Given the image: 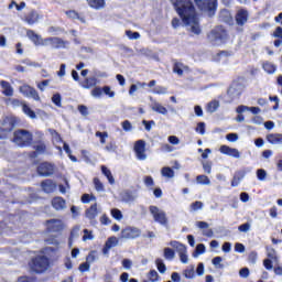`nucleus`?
Listing matches in <instances>:
<instances>
[{
  "label": "nucleus",
  "instance_id": "37998d69",
  "mask_svg": "<svg viewBox=\"0 0 282 282\" xmlns=\"http://www.w3.org/2000/svg\"><path fill=\"white\" fill-rule=\"evenodd\" d=\"M52 102H54L56 107H63V97L61 94H54L52 97Z\"/></svg>",
  "mask_w": 282,
  "mask_h": 282
},
{
  "label": "nucleus",
  "instance_id": "bf43d9fd",
  "mask_svg": "<svg viewBox=\"0 0 282 282\" xmlns=\"http://www.w3.org/2000/svg\"><path fill=\"white\" fill-rule=\"evenodd\" d=\"M202 208H204V203L199 202V200H196L195 203H193L191 205V209L192 210H202Z\"/></svg>",
  "mask_w": 282,
  "mask_h": 282
},
{
  "label": "nucleus",
  "instance_id": "052dcab7",
  "mask_svg": "<svg viewBox=\"0 0 282 282\" xmlns=\"http://www.w3.org/2000/svg\"><path fill=\"white\" fill-rule=\"evenodd\" d=\"M91 240H94V235H91V231H89L88 229H84L83 241H91Z\"/></svg>",
  "mask_w": 282,
  "mask_h": 282
},
{
  "label": "nucleus",
  "instance_id": "774afa93",
  "mask_svg": "<svg viewBox=\"0 0 282 282\" xmlns=\"http://www.w3.org/2000/svg\"><path fill=\"white\" fill-rule=\"evenodd\" d=\"M158 276H159L158 271L151 270V271L149 272V279H150L152 282L158 281Z\"/></svg>",
  "mask_w": 282,
  "mask_h": 282
},
{
  "label": "nucleus",
  "instance_id": "2eb2a0df",
  "mask_svg": "<svg viewBox=\"0 0 282 282\" xmlns=\"http://www.w3.org/2000/svg\"><path fill=\"white\" fill-rule=\"evenodd\" d=\"M37 173L44 177H50V175H54V165L52 163H42L37 167Z\"/></svg>",
  "mask_w": 282,
  "mask_h": 282
},
{
  "label": "nucleus",
  "instance_id": "5fc2aeb1",
  "mask_svg": "<svg viewBox=\"0 0 282 282\" xmlns=\"http://www.w3.org/2000/svg\"><path fill=\"white\" fill-rule=\"evenodd\" d=\"M96 138H99L101 144H105V142H107V141H106L107 138H109V133L97 131V132H96Z\"/></svg>",
  "mask_w": 282,
  "mask_h": 282
},
{
  "label": "nucleus",
  "instance_id": "f704fd0d",
  "mask_svg": "<svg viewBox=\"0 0 282 282\" xmlns=\"http://www.w3.org/2000/svg\"><path fill=\"white\" fill-rule=\"evenodd\" d=\"M121 199L122 202H124L126 204H131V202H135L137 199V196L131 193V192H124L122 195H121Z\"/></svg>",
  "mask_w": 282,
  "mask_h": 282
},
{
  "label": "nucleus",
  "instance_id": "39448f33",
  "mask_svg": "<svg viewBox=\"0 0 282 282\" xmlns=\"http://www.w3.org/2000/svg\"><path fill=\"white\" fill-rule=\"evenodd\" d=\"M149 210L156 224H160L161 226H169V218L166 217V213L164 210L153 205L149 207Z\"/></svg>",
  "mask_w": 282,
  "mask_h": 282
},
{
  "label": "nucleus",
  "instance_id": "f257e3e1",
  "mask_svg": "<svg viewBox=\"0 0 282 282\" xmlns=\"http://www.w3.org/2000/svg\"><path fill=\"white\" fill-rule=\"evenodd\" d=\"M172 6H174L178 17L183 21V25L192 34H202V26L199 25V18L197 17V11H195V6L191 0H171Z\"/></svg>",
  "mask_w": 282,
  "mask_h": 282
},
{
  "label": "nucleus",
  "instance_id": "a18cd8bd",
  "mask_svg": "<svg viewBox=\"0 0 282 282\" xmlns=\"http://www.w3.org/2000/svg\"><path fill=\"white\" fill-rule=\"evenodd\" d=\"M111 217L116 219L117 221H122V212L118 208L111 209Z\"/></svg>",
  "mask_w": 282,
  "mask_h": 282
},
{
  "label": "nucleus",
  "instance_id": "0e129e2a",
  "mask_svg": "<svg viewBox=\"0 0 282 282\" xmlns=\"http://www.w3.org/2000/svg\"><path fill=\"white\" fill-rule=\"evenodd\" d=\"M45 87H50V79H45L37 84V89H40V91H45Z\"/></svg>",
  "mask_w": 282,
  "mask_h": 282
},
{
  "label": "nucleus",
  "instance_id": "cd10ccee",
  "mask_svg": "<svg viewBox=\"0 0 282 282\" xmlns=\"http://www.w3.org/2000/svg\"><path fill=\"white\" fill-rule=\"evenodd\" d=\"M41 186L44 193H54L56 189V183L52 182V180L43 181Z\"/></svg>",
  "mask_w": 282,
  "mask_h": 282
},
{
  "label": "nucleus",
  "instance_id": "ddd939ff",
  "mask_svg": "<svg viewBox=\"0 0 282 282\" xmlns=\"http://www.w3.org/2000/svg\"><path fill=\"white\" fill-rule=\"evenodd\" d=\"M67 19H72V21H79V23H87V13L78 12L76 10L65 11Z\"/></svg>",
  "mask_w": 282,
  "mask_h": 282
},
{
  "label": "nucleus",
  "instance_id": "aec40b11",
  "mask_svg": "<svg viewBox=\"0 0 282 282\" xmlns=\"http://www.w3.org/2000/svg\"><path fill=\"white\" fill-rule=\"evenodd\" d=\"M50 133L53 139V144L56 147L59 153L63 154V148L61 147V144H63V139L61 138V134H58L56 130H50Z\"/></svg>",
  "mask_w": 282,
  "mask_h": 282
},
{
  "label": "nucleus",
  "instance_id": "423d86ee",
  "mask_svg": "<svg viewBox=\"0 0 282 282\" xmlns=\"http://www.w3.org/2000/svg\"><path fill=\"white\" fill-rule=\"evenodd\" d=\"M197 8H199L203 12H208L209 17L215 14V10H217V0H194Z\"/></svg>",
  "mask_w": 282,
  "mask_h": 282
},
{
  "label": "nucleus",
  "instance_id": "a878e982",
  "mask_svg": "<svg viewBox=\"0 0 282 282\" xmlns=\"http://www.w3.org/2000/svg\"><path fill=\"white\" fill-rule=\"evenodd\" d=\"M1 88H2V94L8 97L14 96V88H12V85H10L6 80L0 82Z\"/></svg>",
  "mask_w": 282,
  "mask_h": 282
},
{
  "label": "nucleus",
  "instance_id": "c756f323",
  "mask_svg": "<svg viewBox=\"0 0 282 282\" xmlns=\"http://www.w3.org/2000/svg\"><path fill=\"white\" fill-rule=\"evenodd\" d=\"M89 8L93 10H102L105 8V0H86Z\"/></svg>",
  "mask_w": 282,
  "mask_h": 282
},
{
  "label": "nucleus",
  "instance_id": "6ab92c4d",
  "mask_svg": "<svg viewBox=\"0 0 282 282\" xmlns=\"http://www.w3.org/2000/svg\"><path fill=\"white\" fill-rule=\"evenodd\" d=\"M242 91L243 87H241V85L232 84V86L228 89V96H230V98L235 100V98H239V96H241Z\"/></svg>",
  "mask_w": 282,
  "mask_h": 282
},
{
  "label": "nucleus",
  "instance_id": "c03bdc74",
  "mask_svg": "<svg viewBox=\"0 0 282 282\" xmlns=\"http://www.w3.org/2000/svg\"><path fill=\"white\" fill-rule=\"evenodd\" d=\"M204 252H206V246H204V243H199V245L196 246V250H195V252L193 253V257H194L195 259H197V257H198L199 254H204Z\"/></svg>",
  "mask_w": 282,
  "mask_h": 282
},
{
  "label": "nucleus",
  "instance_id": "864d4df0",
  "mask_svg": "<svg viewBox=\"0 0 282 282\" xmlns=\"http://www.w3.org/2000/svg\"><path fill=\"white\" fill-rule=\"evenodd\" d=\"M77 109H78L79 113H80L82 116H84L85 118H87V116H89V108H87V106H85V105H79V106L77 107Z\"/></svg>",
  "mask_w": 282,
  "mask_h": 282
},
{
  "label": "nucleus",
  "instance_id": "20e7f679",
  "mask_svg": "<svg viewBox=\"0 0 282 282\" xmlns=\"http://www.w3.org/2000/svg\"><path fill=\"white\" fill-rule=\"evenodd\" d=\"M13 142L18 147H30L32 144V133L28 130H18L14 132Z\"/></svg>",
  "mask_w": 282,
  "mask_h": 282
},
{
  "label": "nucleus",
  "instance_id": "8fccbe9b",
  "mask_svg": "<svg viewBox=\"0 0 282 282\" xmlns=\"http://www.w3.org/2000/svg\"><path fill=\"white\" fill-rule=\"evenodd\" d=\"M106 246L110 249L116 248V246H118V238L116 237L108 238V240L106 241Z\"/></svg>",
  "mask_w": 282,
  "mask_h": 282
},
{
  "label": "nucleus",
  "instance_id": "6e6552de",
  "mask_svg": "<svg viewBox=\"0 0 282 282\" xmlns=\"http://www.w3.org/2000/svg\"><path fill=\"white\" fill-rule=\"evenodd\" d=\"M43 47H52L53 50H61L67 45V42L61 37H46L43 41Z\"/></svg>",
  "mask_w": 282,
  "mask_h": 282
},
{
  "label": "nucleus",
  "instance_id": "412c9836",
  "mask_svg": "<svg viewBox=\"0 0 282 282\" xmlns=\"http://www.w3.org/2000/svg\"><path fill=\"white\" fill-rule=\"evenodd\" d=\"M26 36L34 43V45H42L45 39H43L41 35L36 34L33 30L26 31Z\"/></svg>",
  "mask_w": 282,
  "mask_h": 282
},
{
  "label": "nucleus",
  "instance_id": "680f3d73",
  "mask_svg": "<svg viewBox=\"0 0 282 282\" xmlns=\"http://www.w3.org/2000/svg\"><path fill=\"white\" fill-rule=\"evenodd\" d=\"M184 276L185 279H193V276H195V268H191V269H186L184 271Z\"/></svg>",
  "mask_w": 282,
  "mask_h": 282
},
{
  "label": "nucleus",
  "instance_id": "4468645a",
  "mask_svg": "<svg viewBox=\"0 0 282 282\" xmlns=\"http://www.w3.org/2000/svg\"><path fill=\"white\" fill-rule=\"evenodd\" d=\"M147 143L144 140H139L134 143V153L138 160H147Z\"/></svg>",
  "mask_w": 282,
  "mask_h": 282
},
{
  "label": "nucleus",
  "instance_id": "a211bd4d",
  "mask_svg": "<svg viewBox=\"0 0 282 282\" xmlns=\"http://www.w3.org/2000/svg\"><path fill=\"white\" fill-rule=\"evenodd\" d=\"M237 25H246L248 23V11L246 9H239L236 14Z\"/></svg>",
  "mask_w": 282,
  "mask_h": 282
},
{
  "label": "nucleus",
  "instance_id": "603ef678",
  "mask_svg": "<svg viewBox=\"0 0 282 282\" xmlns=\"http://www.w3.org/2000/svg\"><path fill=\"white\" fill-rule=\"evenodd\" d=\"M252 225L250 223H245L238 227L239 232H250Z\"/></svg>",
  "mask_w": 282,
  "mask_h": 282
},
{
  "label": "nucleus",
  "instance_id": "13d9d810",
  "mask_svg": "<svg viewBox=\"0 0 282 282\" xmlns=\"http://www.w3.org/2000/svg\"><path fill=\"white\" fill-rule=\"evenodd\" d=\"M274 262V260L270 259V258H267L263 260V265L265 268V270H273V265L272 263Z\"/></svg>",
  "mask_w": 282,
  "mask_h": 282
},
{
  "label": "nucleus",
  "instance_id": "bb28decb",
  "mask_svg": "<svg viewBox=\"0 0 282 282\" xmlns=\"http://www.w3.org/2000/svg\"><path fill=\"white\" fill-rule=\"evenodd\" d=\"M174 74H177V76H184L186 72H188V66L184 65L183 63L176 62L173 66Z\"/></svg>",
  "mask_w": 282,
  "mask_h": 282
},
{
  "label": "nucleus",
  "instance_id": "338daca9",
  "mask_svg": "<svg viewBox=\"0 0 282 282\" xmlns=\"http://www.w3.org/2000/svg\"><path fill=\"white\" fill-rule=\"evenodd\" d=\"M273 39H282V28L276 26L274 32L272 33Z\"/></svg>",
  "mask_w": 282,
  "mask_h": 282
},
{
  "label": "nucleus",
  "instance_id": "5701e85b",
  "mask_svg": "<svg viewBox=\"0 0 282 282\" xmlns=\"http://www.w3.org/2000/svg\"><path fill=\"white\" fill-rule=\"evenodd\" d=\"M267 140L269 144H273L274 147H279L282 144V134L281 133H271L267 135Z\"/></svg>",
  "mask_w": 282,
  "mask_h": 282
},
{
  "label": "nucleus",
  "instance_id": "f3484780",
  "mask_svg": "<svg viewBox=\"0 0 282 282\" xmlns=\"http://www.w3.org/2000/svg\"><path fill=\"white\" fill-rule=\"evenodd\" d=\"M219 151L220 153H223V155H229V158H235L236 160H239V158H241V153L238 149L230 148L228 145H221L219 148Z\"/></svg>",
  "mask_w": 282,
  "mask_h": 282
},
{
  "label": "nucleus",
  "instance_id": "49530a36",
  "mask_svg": "<svg viewBox=\"0 0 282 282\" xmlns=\"http://www.w3.org/2000/svg\"><path fill=\"white\" fill-rule=\"evenodd\" d=\"M95 188L98 193H105V185L99 178H94Z\"/></svg>",
  "mask_w": 282,
  "mask_h": 282
},
{
  "label": "nucleus",
  "instance_id": "9b49d317",
  "mask_svg": "<svg viewBox=\"0 0 282 282\" xmlns=\"http://www.w3.org/2000/svg\"><path fill=\"white\" fill-rule=\"evenodd\" d=\"M170 246L175 248L176 252H178V257L182 263H188V254L186 253V246L180 243L178 241H171Z\"/></svg>",
  "mask_w": 282,
  "mask_h": 282
},
{
  "label": "nucleus",
  "instance_id": "e433bc0d",
  "mask_svg": "<svg viewBox=\"0 0 282 282\" xmlns=\"http://www.w3.org/2000/svg\"><path fill=\"white\" fill-rule=\"evenodd\" d=\"M217 109H219V100H213V101L208 102L206 111L208 113H215V111H217Z\"/></svg>",
  "mask_w": 282,
  "mask_h": 282
},
{
  "label": "nucleus",
  "instance_id": "9d476101",
  "mask_svg": "<svg viewBox=\"0 0 282 282\" xmlns=\"http://www.w3.org/2000/svg\"><path fill=\"white\" fill-rule=\"evenodd\" d=\"M19 90L25 96V98H32L33 100H36V101L41 100V97L39 96V91H36L34 87L28 84L20 86Z\"/></svg>",
  "mask_w": 282,
  "mask_h": 282
},
{
  "label": "nucleus",
  "instance_id": "4be33fe9",
  "mask_svg": "<svg viewBox=\"0 0 282 282\" xmlns=\"http://www.w3.org/2000/svg\"><path fill=\"white\" fill-rule=\"evenodd\" d=\"M196 227L199 228L200 230H203V235L205 237H213L214 232H213V229H209L210 225H208V223L197 221Z\"/></svg>",
  "mask_w": 282,
  "mask_h": 282
},
{
  "label": "nucleus",
  "instance_id": "58836bf2",
  "mask_svg": "<svg viewBox=\"0 0 282 282\" xmlns=\"http://www.w3.org/2000/svg\"><path fill=\"white\" fill-rule=\"evenodd\" d=\"M197 184H202L203 186H210V178L206 175H198L196 177Z\"/></svg>",
  "mask_w": 282,
  "mask_h": 282
},
{
  "label": "nucleus",
  "instance_id": "3c124183",
  "mask_svg": "<svg viewBox=\"0 0 282 282\" xmlns=\"http://www.w3.org/2000/svg\"><path fill=\"white\" fill-rule=\"evenodd\" d=\"M126 35L130 41H138V39H140V33L133 31H126Z\"/></svg>",
  "mask_w": 282,
  "mask_h": 282
},
{
  "label": "nucleus",
  "instance_id": "473e14b6",
  "mask_svg": "<svg viewBox=\"0 0 282 282\" xmlns=\"http://www.w3.org/2000/svg\"><path fill=\"white\" fill-rule=\"evenodd\" d=\"M267 259L273 260V263H279V256L276 254V250L272 247H267Z\"/></svg>",
  "mask_w": 282,
  "mask_h": 282
},
{
  "label": "nucleus",
  "instance_id": "79ce46f5",
  "mask_svg": "<svg viewBox=\"0 0 282 282\" xmlns=\"http://www.w3.org/2000/svg\"><path fill=\"white\" fill-rule=\"evenodd\" d=\"M164 259H166L167 261H173V259H175V251H173V249L171 248H165Z\"/></svg>",
  "mask_w": 282,
  "mask_h": 282
},
{
  "label": "nucleus",
  "instance_id": "c9c22d12",
  "mask_svg": "<svg viewBox=\"0 0 282 282\" xmlns=\"http://www.w3.org/2000/svg\"><path fill=\"white\" fill-rule=\"evenodd\" d=\"M161 175L163 177H167V180H173V177H175V171H173V169L166 166L161 170Z\"/></svg>",
  "mask_w": 282,
  "mask_h": 282
},
{
  "label": "nucleus",
  "instance_id": "b1692460",
  "mask_svg": "<svg viewBox=\"0 0 282 282\" xmlns=\"http://www.w3.org/2000/svg\"><path fill=\"white\" fill-rule=\"evenodd\" d=\"M52 206L55 210H65V208H67V203L63 197H55L52 199Z\"/></svg>",
  "mask_w": 282,
  "mask_h": 282
},
{
  "label": "nucleus",
  "instance_id": "ea45409f",
  "mask_svg": "<svg viewBox=\"0 0 282 282\" xmlns=\"http://www.w3.org/2000/svg\"><path fill=\"white\" fill-rule=\"evenodd\" d=\"M263 69L267 72V74H274V72H276V66L270 62H265L263 64Z\"/></svg>",
  "mask_w": 282,
  "mask_h": 282
},
{
  "label": "nucleus",
  "instance_id": "de8ad7c7",
  "mask_svg": "<svg viewBox=\"0 0 282 282\" xmlns=\"http://www.w3.org/2000/svg\"><path fill=\"white\" fill-rule=\"evenodd\" d=\"M152 94L156 95H166L169 94V89L164 86H158L152 90Z\"/></svg>",
  "mask_w": 282,
  "mask_h": 282
},
{
  "label": "nucleus",
  "instance_id": "09e8293b",
  "mask_svg": "<svg viewBox=\"0 0 282 282\" xmlns=\"http://www.w3.org/2000/svg\"><path fill=\"white\" fill-rule=\"evenodd\" d=\"M257 177L260 182H265V177H268V172H265V170L263 169L257 170Z\"/></svg>",
  "mask_w": 282,
  "mask_h": 282
},
{
  "label": "nucleus",
  "instance_id": "0eeeda50",
  "mask_svg": "<svg viewBox=\"0 0 282 282\" xmlns=\"http://www.w3.org/2000/svg\"><path fill=\"white\" fill-rule=\"evenodd\" d=\"M15 124V118L7 117L2 122V128L0 129V140H4V138H8V133H10L14 129Z\"/></svg>",
  "mask_w": 282,
  "mask_h": 282
},
{
  "label": "nucleus",
  "instance_id": "7c9ffc66",
  "mask_svg": "<svg viewBox=\"0 0 282 282\" xmlns=\"http://www.w3.org/2000/svg\"><path fill=\"white\" fill-rule=\"evenodd\" d=\"M87 219H96L98 217V205L94 204L86 210Z\"/></svg>",
  "mask_w": 282,
  "mask_h": 282
},
{
  "label": "nucleus",
  "instance_id": "f03ea898",
  "mask_svg": "<svg viewBox=\"0 0 282 282\" xmlns=\"http://www.w3.org/2000/svg\"><path fill=\"white\" fill-rule=\"evenodd\" d=\"M207 37L213 45H221V43L228 40V31L224 26H216L209 32Z\"/></svg>",
  "mask_w": 282,
  "mask_h": 282
},
{
  "label": "nucleus",
  "instance_id": "1a4fd4ad",
  "mask_svg": "<svg viewBox=\"0 0 282 282\" xmlns=\"http://www.w3.org/2000/svg\"><path fill=\"white\" fill-rule=\"evenodd\" d=\"M46 228L48 232H63L65 230V223L61 219L46 220Z\"/></svg>",
  "mask_w": 282,
  "mask_h": 282
},
{
  "label": "nucleus",
  "instance_id": "a19ab883",
  "mask_svg": "<svg viewBox=\"0 0 282 282\" xmlns=\"http://www.w3.org/2000/svg\"><path fill=\"white\" fill-rule=\"evenodd\" d=\"M156 268L161 274H165L166 272V264H164V261L160 258L155 260Z\"/></svg>",
  "mask_w": 282,
  "mask_h": 282
},
{
  "label": "nucleus",
  "instance_id": "72a5a7b5",
  "mask_svg": "<svg viewBox=\"0 0 282 282\" xmlns=\"http://www.w3.org/2000/svg\"><path fill=\"white\" fill-rule=\"evenodd\" d=\"M96 85H97L96 77H89L85 79V82L82 84V87L84 89H91V87H96Z\"/></svg>",
  "mask_w": 282,
  "mask_h": 282
},
{
  "label": "nucleus",
  "instance_id": "69168bd1",
  "mask_svg": "<svg viewBox=\"0 0 282 282\" xmlns=\"http://www.w3.org/2000/svg\"><path fill=\"white\" fill-rule=\"evenodd\" d=\"M47 32H48V34L56 35V34H58L59 32H63V29H61L59 26H50V28L47 29Z\"/></svg>",
  "mask_w": 282,
  "mask_h": 282
},
{
  "label": "nucleus",
  "instance_id": "dca6fc26",
  "mask_svg": "<svg viewBox=\"0 0 282 282\" xmlns=\"http://www.w3.org/2000/svg\"><path fill=\"white\" fill-rule=\"evenodd\" d=\"M41 19H43V15H41L40 12L36 11V10H31V11L24 17V21H25V23H28L29 25H34L35 23H39V21H41Z\"/></svg>",
  "mask_w": 282,
  "mask_h": 282
},
{
  "label": "nucleus",
  "instance_id": "7ed1b4c3",
  "mask_svg": "<svg viewBox=\"0 0 282 282\" xmlns=\"http://www.w3.org/2000/svg\"><path fill=\"white\" fill-rule=\"evenodd\" d=\"M47 265H50V260L45 256H37L30 263L31 270L36 272V274L45 272Z\"/></svg>",
  "mask_w": 282,
  "mask_h": 282
},
{
  "label": "nucleus",
  "instance_id": "f8f14e48",
  "mask_svg": "<svg viewBox=\"0 0 282 282\" xmlns=\"http://www.w3.org/2000/svg\"><path fill=\"white\" fill-rule=\"evenodd\" d=\"M142 231L138 227H127L121 230V239H138Z\"/></svg>",
  "mask_w": 282,
  "mask_h": 282
},
{
  "label": "nucleus",
  "instance_id": "6e6d98bb",
  "mask_svg": "<svg viewBox=\"0 0 282 282\" xmlns=\"http://www.w3.org/2000/svg\"><path fill=\"white\" fill-rule=\"evenodd\" d=\"M121 126H122L123 131H126V132L133 131V126L131 124V121H129V120H124L121 123Z\"/></svg>",
  "mask_w": 282,
  "mask_h": 282
},
{
  "label": "nucleus",
  "instance_id": "4c0bfd02",
  "mask_svg": "<svg viewBox=\"0 0 282 282\" xmlns=\"http://www.w3.org/2000/svg\"><path fill=\"white\" fill-rule=\"evenodd\" d=\"M22 111H23V113H25V116H29V118H31V120L36 119V112H34V110H32V108H30V106L24 104L22 106Z\"/></svg>",
  "mask_w": 282,
  "mask_h": 282
},
{
  "label": "nucleus",
  "instance_id": "4d7b16f0",
  "mask_svg": "<svg viewBox=\"0 0 282 282\" xmlns=\"http://www.w3.org/2000/svg\"><path fill=\"white\" fill-rule=\"evenodd\" d=\"M96 259H98L97 252H96V251H91V252L87 256L86 261H87L88 263H94V261H96Z\"/></svg>",
  "mask_w": 282,
  "mask_h": 282
},
{
  "label": "nucleus",
  "instance_id": "393cba45",
  "mask_svg": "<svg viewBox=\"0 0 282 282\" xmlns=\"http://www.w3.org/2000/svg\"><path fill=\"white\" fill-rule=\"evenodd\" d=\"M152 111H155V113H160L161 116H166L169 113V109L166 107L162 106V104L158 101H153L151 104Z\"/></svg>",
  "mask_w": 282,
  "mask_h": 282
},
{
  "label": "nucleus",
  "instance_id": "2f4dec72",
  "mask_svg": "<svg viewBox=\"0 0 282 282\" xmlns=\"http://www.w3.org/2000/svg\"><path fill=\"white\" fill-rule=\"evenodd\" d=\"M101 173L107 177L109 184L113 185L116 184V178H113V175L111 174V170H109L107 166L101 165Z\"/></svg>",
  "mask_w": 282,
  "mask_h": 282
},
{
  "label": "nucleus",
  "instance_id": "e2e57ef3",
  "mask_svg": "<svg viewBox=\"0 0 282 282\" xmlns=\"http://www.w3.org/2000/svg\"><path fill=\"white\" fill-rule=\"evenodd\" d=\"M91 96L94 98H100L102 96V88L100 87H95L93 90H91Z\"/></svg>",
  "mask_w": 282,
  "mask_h": 282
},
{
  "label": "nucleus",
  "instance_id": "c85d7f7f",
  "mask_svg": "<svg viewBox=\"0 0 282 282\" xmlns=\"http://www.w3.org/2000/svg\"><path fill=\"white\" fill-rule=\"evenodd\" d=\"M246 177V172L243 171H238L235 175L234 178L231 181V186L235 188L237 186H239V184H241V180H243Z\"/></svg>",
  "mask_w": 282,
  "mask_h": 282
}]
</instances>
